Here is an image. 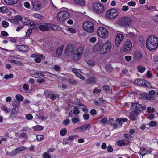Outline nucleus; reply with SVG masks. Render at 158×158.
Masks as SVG:
<instances>
[{"instance_id": "f257e3e1", "label": "nucleus", "mask_w": 158, "mask_h": 158, "mask_svg": "<svg viewBox=\"0 0 158 158\" xmlns=\"http://www.w3.org/2000/svg\"><path fill=\"white\" fill-rule=\"evenodd\" d=\"M146 46L150 51L156 48L158 46V37L154 35L148 37L146 39Z\"/></svg>"}, {"instance_id": "f03ea898", "label": "nucleus", "mask_w": 158, "mask_h": 158, "mask_svg": "<svg viewBox=\"0 0 158 158\" xmlns=\"http://www.w3.org/2000/svg\"><path fill=\"white\" fill-rule=\"evenodd\" d=\"M118 14L117 9L112 8L108 10L106 13L105 15L107 19H113L118 16Z\"/></svg>"}, {"instance_id": "7ed1b4c3", "label": "nucleus", "mask_w": 158, "mask_h": 158, "mask_svg": "<svg viewBox=\"0 0 158 158\" xmlns=\"http://www.w3.org/2000/svg\"><path fill=\"white\" fill-rule=\"evenodd\" d=\"M131 22L130 18L126 16H123L119 19L118 22V24L121 27H127L130 25Z\"/></svg>"}, {"instance_id": "20e7f679", "label": "nucleus", "mask_w": 158, "mask_h": 158, "mask_svg": "<svg viewBox=\"0 0 158 158\" xmlns=\"http://www.w3.org/2000/svg\"><path fill=\"white\" fill-rule=\"evenodd\" d=\"M111 47V42L107 41L103 45L100 49V52L101 54H106L110 52Z\"/></svg>"}, {"instance_id": "39448f33", "label": "nucleus", "mask_w": 158, "mask_h": 158, "mask_svg": "<svg viewBox=\"0 0 158 158\" xmlns=\"http://www.w3.org/2000/svg\"><path fill=\"white\" fill-rule=\"evenodd\" d=\"M83 27L85 31L89 33H92L94 30V24L90 21H87L84 22Z\"/></svg>"}, {"instance_id": "423d86ee", "label": "nucleus", "mask_w": 158, "mask_h": 158, "mask_svg": "<svg viewBox=\"0 0 158 158\" xmlns=\"http://www.w3.org/2000/svg\"><path fill=\"white\" fill-rule=\"evenodd\" d=\"M131 106L133 109L135 110H134L133 112L136 115L139 114L140 112L143 111L146 109L145 106H142L141 104L139 103H132Z\"/></svg>"}, {"instance_id": "0eeeda50", "label": "nucleus", "mask_w": 158, "mask_h": 158, "mask_svg": "<svg viewBox=\"0 0 158 158\" xmlns=\"http://www.w3.org/2000/svg\"><path fill=\"white\" fill-rule=\"evenodd\" d=\"M69 14L66 11H61L58 13L57 16L58 20L60 22H63L69 18Z\"/></svg>"}, {"instance_id": "6e6552de", "label": "nucleus", "mask_w": 158, "mask_h": 158, "mask_svg": "<svg viewBox=\"0 0 158 158\" xmlns=\"http://www.w3.org/2000/svg\"><path fill=\"white\" fill-rule=\"evenodd\" d=\"M98 36L102 38H106L108 36V32L107 29L103 27H99L97 31Z\"/></svg>"}, {"instance_id": "1a4fd4ad", "label": "nucleus", "mask_w": 158, "mask_h": 158, "mask_svg": "<svg viewBox=\"0 0 158 158\" xmlns=\"http://www.w3.org/2000/svg\"><path fill=\"white\" fill-rule=\"evenodd\" d=\"M92 8L94 12L98 13L102 12L104 10L103 5L98 2L93 4Z\"/></svg>"}, {"instance_id": "9d476101", "label": "nucleus", "mask_w": 158, "mask_h": 158, "mask_svg": "<svg viewBox=\"0 0 158 158\" xmlns=\"http://www.w3.org/2000/svg\"><path fill=\"white\" fill-rule=\"evenodd\" d=\"M132 43L129 40H127L124 44L123 51L124 52H127L131 49L132 47Z\"/></svg>"}, {"instance_id": "9b49d317", "label": "nucleus", "mask_w": 158, "mask_h": 158, "mask_svg": "<svg viewBox=\"0 0 158 158\" xmlns=\"http://www.w3.org/2000/svg\"><path fill=\"white\" fill-rule=\"evenodd\" d=\"M124 38V35L120 33L117 34L115 40V44L117 47H119L121 43Z\"/></svg>"}, {"instance_id": "f8f14e48", "label": "nucleus", "mask_w": 158, "mask_h": 158, "mask_svg": "<svg viewBox=\"0 0 158 158\" xmlns=\"http://www.w3.org/2000/svg\"><path fill=\"white\" fill-rule=\"evenodd\" d=\"M38 26L39 29L43 32L49 31L50 27H51L50 24L47 23L39 24H38Z\"/></svg>"}, {"instance_id": "ddd939ff", "label": "nucleus", "mask_w": 158, "mask_h": 158, "mask_svg": "<svg viewBox=\"0 0 158 158\" xmlns=\"http://www.w3.org/2000/svg\"><path fill=\"white\" fill-rule=\"evenodd\" d=\"M91 127V126L90 124H85L81 127H78L75 130L79 132H84L87 130H89Z\"/></svg>"}, {"instance_id": "4468645a", "label": "nucleus", "mask_w": 158, "mask_h": 158, "mask_svg": "<svg viewBox=\"0 0 158 158\" xmlns=\"http://www.w3.org/2000/svg\"><path fill=\"white\" fill-rule=\"evenodd\" d=\"M44 93L45 96L47 98H50L52 100H54L56 99V96L52 92L45 91Z\"/></svg>"}, {"instance_id": "2eb2a0df", "label": "nucleus", "mask_w": 158, "mask_h": 158, "mask_svg": "<svg viewBox=\"0 0 158 158\" xmlns=\"http://www.w3.org/2000/svg\"><path fill=\"white\" fill-rule=\"evenodd\" d=\"M74 50V46L72 44H68L67 45L66 49L65 51L66 53L68 54L71 53L72 54Z\"/></svg>"}, {"instance_id": "dca6fc26", "label": "nucleus", "mask_w": 158, "mask_h": 158, "mask_svg": "<svg viewBox=\"0 0 158 158\" xmlns=\"http://www.w3.org/2000/svg\"><path fill=\"white\" fill-rule=\"evenodd\" d=\"M133 57L135 60H139L142 57L141 52L138 51H135L133 53Z\"/></svg>"}, {"instance_id": "f3484780", "label": "nucleus", "mask_w": 158, "mask_h": 158, "mask_svg": "<svg viewBox=\"0 0 158 158\" xmlns=\"http://www.w3.org/2000/svg\"><path fill=\"white\" fill-rule=\"evenodd\" d=\"M79 113L80 111L78 108L77 106H74L73 108V110H71L70 112L69 117H72L73 114H75L76 115H77Z\"/></svg>"}, {"instance_id": "a211bd4d", "label": "nucleus", "mask_w": 158, "mask_h": 158, "mask_svg": "<svg viewBox=\"0 0 158 158\" xmlns=\"http://www.w3.org/2000/svg\"><path fill=\"white\" fill-rule=\"evenodd\" d=\"M33 9L35 10H40L41 8V5L40 2L35 1L33 3Z\"/></svg>"}, {"instance_id": "6ab92c4d", "label": "nucleus", "mask_w": 158, "mask_h": 158, "mask_svg": "<svg viewBox=\"0 0 158 158\" xmlns=\"http://www.w3.org/2000/svg\"><path fill=\"white\" fill-rule=\"evenodd\" d=\"M17 48L20 51L26 52L29 50L28 46L24 45H17Z\"/></svg>"}, {"instance_id": "aec40b11", "label": "nucleus", "mask_w": 158, "mask_h": 158, "mask_svg": "<svg viewBox=\"0 0 158 158\" xmlns=\"http://www.w3.org/2000/svg\"><path fill=\"white\" fill-rule=\"evenodd\" d=\"M32 76L35 78H38L40 77H43L44 75L40 71H35L32 74Z\"/></svg>"}, {"instance_id": "412c9836", "label": "nucleus", "mask_w": 158, "mask_h": 158, "mask_svg": "<svg viewBox=\"0 0 158 158\" xmlns=\"http://www.w3.org/2000/svg\"><path fill=\"white\" fill-rule=\"evenodd\" d=\"M35 54L32 55V57H35V61L37 63H40V62L41 58L44 59L45 56L43 55H39L38 56H35Z\"/></svg>"}, {"instance_id": "4be33fe9", "label": "nucleus", "mask_w": 158, "mask_h": 158, "mask_svg": "<svg viewBox=\"0 0 158 158\" xmlns=\"http://www.w3.org/2000/svg\"><path fill=\"white\" fill-rule=\"evenodd\" d=\"M22 22L24 24L31 26H33L34 24L33 22L25 19H23Z\"/></svg>"}, {"instance_id": "5701e85b", "label": "nucleus", "mask_w": 158, "mask_h": 158, "mask_svg": "<svg viewBox=\"0 0 158 158\" xmlns=\"http://www.w3.org/2000/svg\"><path fill=\"white\" fill-rule=\"evenodd\" d=\"M122 122L120 121V120H119V118L115 120V123H114V125H113V127L114 129H116L117 128H120L122 127Z\"/></svg>"}, {"instance_id": "b1692460", "label": "nucleus", "mask_w": 158, "mask_h": 158, "mask_svg": "<svg viewBox=\"0 0 158 158\" xmlns=\"http://www.w3.org/2000/svg\"><path fill=\"white\" fill-rule=\"evenodd\" d=\"M135 83L139 85L146 86L145 81L143 79H138L135 81Z\"/></svg>"}, {"instance_id": "393cba45", "label": "nucleus", "mask_w": 158, "mask_h": 158, "mask_svg": "<svg viewBox=\"0 0 158 158\" xmlns=\"http://www.w3.org/2000/svg\"><path fill=\"white\" fill-rule=\"evenodd\" d=\"M139 152L142 156H143L147 154L150 153L151 151L149 150H146L145 148H140V150Z\"/></svg>"}, {"instance_id": "a878e982", "label": "nucleus", "mask_w": 158, "mask_h": 158, "mask_svg": "<svg viewBox=\"0 0 158 158\" xmlns=\"http://www.w3.org/2000/svg\"><path fill=\"white\" fill-rule=\"evenodd\" d=\"M74 136H71L68 137L67 139L64 140L63 141V143L64 144H67L70 143L73 140Z\"/></svg>"}, {"instance_id": "bb28decb", "label": "nucleus", "mask_w": 158, "mask_h": 158, "mask_svg": "<svg viewBox=\"0 0 158 158\" xmlns=\"http://www.w3.org/2000/svg\"><path fill=\"white\" fill-rule=\"evenodd\" d=\"M44 127L40 125H36L32 127L33 131H40L44 129Z\"/></svg>"}, {"instance_id": "cd10ccee", "label": "nucleus", "mask_w": 158, "mask_h": 158, "mask_svg": "<svg viewBox=\"0 0 158 158\" xmlns=\"http://www.w3.org/2000/svg\"><path fill=\"white\" fill-rule=\"evenodd\" d=\"M50 25L51 27H50V29L53 30H60L61 29L60 27L57 25L50 24Z\"/></svg>"}, {"instance_id": "c85d7f7f", "label": "nucleus", "mask_w": 158, "mask_h": 158, "mask_svg": "<svg viewBox=\"0 0 158 158\" xmlns=\"http://www.w3.org/2000/svg\"><path fill=\"white\" fill-rule=\"evenodd\" d=\"M63 50V47H59L57 48L56 51V55L57 57H60L61 55Z\"/></svg>"}, {"instance_id": "c756f323", "label": "nucleus", "mask_w": 158, "mask_h": 158, "mask_svg": "<svg viewBox=\"0 0 158 158\" xmlns=\"http://www.w3.org/2000/svg\"><path fill=\"white\" fill-rule=\"evenodd\" d=\"M86 83L89 85H93L96 83L95 78L94 79H88L86 81Z\"/></svg>"}, {"instance_id": "7c9ffc66", "label": "nucleus", "mask_w": 158, "mask_h": 158, "mask_svg": "<svg viewBox=\"0 0 158 158\" xmlns=\"http://www.w3.org/2000/svg\"><path fill=\"white\" fill-rule=\"evenodd\" d=\"M101 48L99 44H96L94 47L93 52L95 53L99 51L100 52Z\"/></svg>"}, {"instance_id": "2f4dec72", "label": "nucleus", "mask_w": 158, "mask_h": 158, "mask_svg": "<svg viewBox=\"0 0 158 158\" xmlns=\"http://www.w3.org/2000/svg\"><path fill=\"white\" fill-rule=\"evenodd\" d=\"M82 52L83 49L82 48H79L76 50L75 53L80 56L82 53Z\"/></svg>"}, {"instance_id": "473e14b6", "label": "nucleus", "mask_w": 158, "mask_h": 158, "mask_svg": "<svg viewBox=\"0 0 158 158\" xmlns=\"http://www.w3.org/2000/svg\"><path fill=\"white\" fill-rule=\"evenodd\" d=\"M71 121L73 124H74L79 122L80 121V120L78 117H75L72 118Z\"/></svg>"}, {"instance_id": "72a5a7b5", "label": "nucleus", "mask_w": 158, "mask_h": 158, "mask_svg": "<svg viewBox=\"0 0 158 158\" xmlns=\"http://www.w3.org/2000/svg\"><path fill=\"white\" fill-rule=\"evenodd\" d=\"M68 81L69 83L71 85H75L77 83V81L73 79L69 78L68 80Z\"/></svg>"}, {"instance_id": "f704fd0d", "label": "nucleus", "mask_w": 158, "mask_h": 158, "mask_svg": "<svg viewBox=\"0 0 158 158\" xmlns=\"http://www.w3.org/2000/svg\"><path fill=\"white\" fill-rule=\"evenodd\" d=\"M20 152V151L18 147L13 151L11 153V155L12 156H15Z\"/></svg>"}, {"instance_id": "c9c22d12", "label": "nucleus", "mask_w": 158, "mask_h": 158, "mask_svg": "<svg viewBox=\"0 0 158 158\" xmlns=\"http://www.w3.org/2000/svg\"><path fill=\"white\" fill-rule=\"evenodd\" d=\"M74 1L76 3L79 4L81 6L84 5L85 4V2L84 0H74Z\"/></svg>"}, {"instance_id": "e433bc0d", "label": "nucleus", "mask_w": 158, "mask_h": 158, "mask_svg": "<svg viewBox=\"0 0 158 158\" xmlns=\"http://www.w3.org/2000/svg\"><path fill=\"white\" fill-rule=\"evenodd\" d=\"M33 16L35 18L38 19L40 20L43 19V16L41 15H40L38 13H35L33 15Z\"/></svg>"}, {"instance_id": "4c0bfd02", "label": "nucleus", "mask_w": 158, "mask_h": 158, "mask_svg": "<svg viewBox=\"0 0 158 158\" xmlns=\"http://www.w3.org/2000/svg\"><path fill=\"white\" fill-rule=\"evenodd\" d=\"M17 100L19 101H22L23 100V97L20 94H18L15 97Z\"/></svg>"}, {"instance_id": "58836bf2", "label": "nucleus", "mask_w": 158, "mask_h": 158, "mask_svg": "<svg viewBox=\"0 0 158 158\" xmlns=\"http://www.w3.org/2000/svg\"><path fill=\"white\" fill-rule=\"evenodd\" d=\"M138 71L140 73H143L146 69V68L142 66H139L138 68Z\"/></svg>"}, {"instance_id": "ea45409f", "label": "nucleus", "mask_w": 158, "mask_h": 158, "mask_svg": "<svg viewBox=\"0 0 158 158\" xmlns=\"http://www.w3.org/2000/svg\"><path fill=\"white\" fill-rule=\"evenodd\" d=\"M2 24L3 27L4 28H6L9 26L8 23L5 20H4L2 21Z\"/></svg>"}, {"instance_id": "a19ab883", "label": "nucleus", "mask_w": 158, "mask_h": 158, "mask_svg": "<svg viewBox=\"0 0 158 158\" xmlns=\"http://www.w3.org/2000/svg\"><path fill=\"white\" fill-rule=\"evenodd\" d=\"M108 124L110 126H112L113 127L115 123V121H114V119L112 118H110L108 121Z\"/></svg>"}, {"instance_id": "79ce46f5", "label": "nucleus", "mask_w": 158, "mask_h": 158, "mask_svg": "<svg viewBox=\"0 0 158 158\" xmlns=\"http://www.w3.org/2000/svg\"><path fill=\"white\" fill-rule=\"evenodd\" d=\"M5 2L8 5H14L13 0H4Z\"/></svg>"}, {"instance_id": "37998d69", "label": "nucleus", "mask_w": 158, "mask_h": 158, "mask_svg": "<svg viewBox=\"0 0 158 158\" xmlns=\"http://www.w3.org/2000/svg\"><path fill=\"white\" fill-rule=\"evenodd\" d=\"M10 21L14 24H18L19 23V21L16 18H12L10 19Z\"/></svg>"}, {"instance_id": "c03bdc74", "label": "nucleus", "mask_w": 158, "mask_h": 158, "mask_svg": "<svg viewBox=\"0 0 158 158\" xmlns=\"http://www.w3.org/2000/svg\"><path fill=\"white\" fill-rule=\"evenodd\" d=\"M13 77V75L10 73L9 74H6L4 76V78L6 80H8Z\"/></svg>"}, {"instance_id": "a18cd8bd", "label": "nucleus", "mask_w": 158, "mask_h": 158, "mask_svg": "<svg viewBox=\"0 0 158 158\" xmlns=\"http://www.w3.org/2000/svg\"><path fill=\"white\" fill-rule=\"evenodd\" d=\"M80 56L77 54L74 53L73 56V59L75 61L77 60L79 58Z\"/></svg>"}, {"instance_id": "49530a36", "label": "nucleus", "mask_w": 158, "mask_h": 158, "mask_svg": "<svg viewBox=\"0 0 158 158\" xmlns=\"http://www.w3.org/2000/svg\"><path fill=\"white\" fill-rule=\"evenodd\" d=\"M75 75L77 77L79 78H80L82 80H84L85 79V78L84 77L81 75V73H80L78 72H77L76 74Z\"/></svg>"}, {"instance_id": "de8ad7c7", "label": "nucleus", "mask_w": 158, "mask_h": 158, "mask_svg": "<svg viewBox=\"0 0 158 158\" xmlns=\"http://www.w3.org/2000/svg\"><path fill=\"white\" fill-rule=\"evenodd\" d=\"M81 108H82V111L83 112L86 113L88 112V110L87 108V107L86 106H85V105L83 104L81 107Z\"/></svg>"}, {"instance_id": "09e8293b", "label": "nucleus", "mask_w": 158, "mask_h": 158, "mask_svg": "<svg viewBox=\"0 0 158 158\" xmlns=\"http://www.w3.org/2000/svg\"><path fill=\"white\" fill-rule=\"evenodd\" d=\"M44 138V136L42 135H38L36 136L37 139L38 141H42Z\"/></svg>"}, {"instance_id": "8fccbe9b", "label": "nucleus", "mask_w": 158, "mask_h": 158, "mask_svg": "<svg viewBox=\"0 0 158 158\" xmlns=\"http://www.w3.org/2000/svg\"><path fill=\"white\" fill-rule=\"evenodd\" d=\"M117 144L120 146H123L126 145V143L123 140H120L117 142Z\"/></svg>"}, {"instance_id": "3c124183", "label": "nucleus", "mask_w": 158, "mask_h": 158, "mask_svg": "<svg viewBox=\"0 0 158 158\" xmlns=\"http://www.w3.org/2000/svg\"><path fill=\"white\" fill-rule=\"evenodd\" d=\"M23 88L24 92L28 91L29 89V86L28 84H25L23 85Z\"/></svg>"}, {"instance_id": "603ef678", "label": "nucleus", "mask_w": 158, "mask_h": 158, "mask_svg": "<svg viewBox=\"0 0 158 158\" xmlns=\"http://www.w3.org/2000/svg\"><path fill=\"white\" fill-rule=\"evenodd\" d=\"M103 88L104 90L106 92L109 91L110 90L109 87L107 85H104L103 87Z\"/></svg>"}, {"instance_id": "864d4df0", "label": "nucleus", "mask_w": 158, "mask_h": 158, "mask_svg": "<svg viewBox=\"0 0 158 158\" xmlns=\"http://www.w3.org/2000/svg\"><path fill=\"white\" fill-rule=\"evenodd\" d=\"M87 76L91 79H94L95 78V77L94 76L92 72H90L89 73H87Z\"/></svg>"}, {"instance_id": "5fc2aeb1", "label": "nucleus", "mask_w": 158, "mask_h": 158, "mask_svg": "<svg viewBox=\"0 0 158 158\" xmlns=\"http://www.w3.org/2000/svg\"><path fill=\"white\" fill-rule=\"evenodd\" d=\"M67 133V131L65 129H63L60 131V134L62 136L65 135Z\"/></svg>"}, {"instance_id": "6e6d98bb", "label": "nucleus", "mask_w": 158, "mask_h": 158, "mask_svg": "<svg viewBox=\"0 0 158 158\" xmlns=\"http://www.w3.org/2000/svg\"><path fill=\"white\" fill-rule=\"evenodd\" d=\"M9 62L11 63H13L15 64H19L20 65H22V63L20 62H19L18 61L16 60H10L9 61Z\"/></svg>"}, {"instance_id": "4d7b16f0", "label": "nucleus", "mask_w": 158, "mask_h": 158, "mask_svg": "<svg viewBox=\"0 0 158 158\" xmlns=\"http://www.w3.org/2000/svg\"><path fill=\"white\" fill-rule=\"evenodd\" d=\"M157 123L156 122L154 121H152L150 122L149 123V126L151 127H153L156 125Z\"/></svg>"}, {"instance_id": "13d9d810", "label": "nucleus", "mask_w": 158, "mask_h": 158, "mask_svg": "<svg viewBox=\"0 0 158 158\" xmlns=\"http://www.w3.org/2000/svg\"><path fill=\"white\" fill-rule=\"evenodd\" d=\"M26 118L28 120H31L33 118L32 115L31 114H28L26 115Z\"/></svg>"}, {"instance_id": "bf43d9fd", "label": "nucleus", "mask_w": 158, "mask_h": 158, "mask_svg": "<svg viewBox=\"0 0 158 158\" xmlns=\"http://www.w3.org/2000/svg\"><path fill=\"white\" fill-rule=\"evenodd\" d=\"M1 109L2 110L5 111L6 113L9 112L7 108L5 106H2L1 107Z\"/></svg>"}, {"instance_id": "052dcab7", "label": "nucleus", "mask_w": 158, "mask_h": 158, "mask_svg": "<svg viewBox=\"0 0 158 158\" xmlns=\"http://www.w3.org/2000/svg\"><path fill=\"white\" fill-rule=\"evenodd\" d=\"M43 158H51L48 152H45L43 154Z\"/></svg>"}, {"instance_id": "680f3d73", "label": "nucleus", "mask_w": 158, "mask_h": 158, "mask_svg": "<svg viewBox=\"0 0 158 158\" xmlns=\"http://www.w3.org/2000/svg\"><path fill=\"white\" fill-rule=\"evenodd\" d=\"M128 5L130 6H135L136 5V2L131 1L128 3Z\"/></svg>"}, {"instance_id": "e2e57ef3", "label": "nucleus", "mask_w": 158, "mask_h": 158, "mask_svg": "<svg viewBox=\"0 0 158 158\" xmlns=\"http://www.w3.org/2000/svg\"><path fill=\"white\" fill-rule=\"evenodd\" d=\"M125 60L127 62L130 61L132 59V57L130 56H127L125 57Z\"/></svg>"}, {"instance_id": "0e129e2a", "label": "nucleus", "mask_w": 158, "mask_h": 158, "mask_svg": "<svg viewBox=\"0 0 158 158\" xmlns=\"http://www.w3.org/2000/svg\"><path fill=\"white\" fill-rule=\"evenodd\" d=\"M107 122V120L106 118H103L101 121V123H102L103 124H105Z\"/></svg>"}, {"instance_id": "69168bd1", "label": "nucleus", "mask_w": 158, "mask_h": 158, "mask_svg": "<svg viewBox=\"0 0 158 158\" xmlns=\"http://www.w3.org/2000/svg\"><path fill=\"white\" fill-rule=\"evenodd\" d=\"M32 32V30L31 29H28L26 33V36L27 37H29L30 36V35L31 33Z\"/></svg>"}, {"instance_id": "338daca9", "label": "nucleus", "mask_w": 158, "mask_h": 158, "mask_svg": "<svg viewBox=\"0 0 158 158\" xmlns=\"http://www.w3.org/2000/svg\"><path fill=\"white\" fill-rule=\"evenodd\" d=\"M129 9V7L128 6H123L122 10L124 12L127 11Z\"/></svg>"}, {"instance_id": "774afa93", "label": "nucleus", "mask_w": 158, "mask_h": 158, "mask_svg": "<svg viewBox=\"0 0 158 158\" xmlns=\"http://www.w3.org/2000/svg\"><path fill=\"white\" fill-rule=\"evenodd\" d=\"M96 41V39L95 37H92L90 38L89 41L92 43H94Z\"/></svg>"}]
</instances>
